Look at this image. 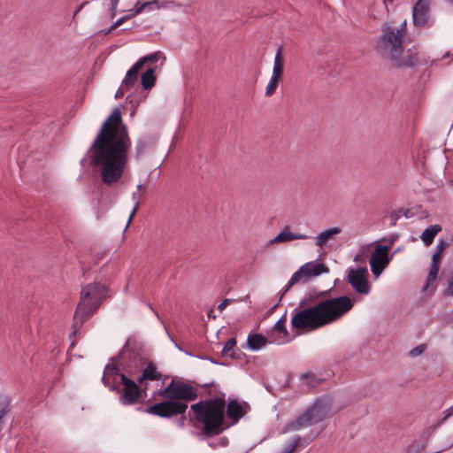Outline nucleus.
Here are the masks:
<instances>
[{
	"mask_svg": "<svg viewBox=\"0 0 453 453\" xmlns=\"http://www.w3.org/2000/svg\"><path fill=\"white\" fill-rule=\"evenodd\" d=\"M119 0H111V17H114L116 14V9L119 4Z\"/></svg>",
	"mask_w": 453,
	"mask_h": 453,
	"instance_id": "37998d69",
	"label": "nucleus"
},
{
	"mask_svg": "<svg viewBox=\"0 0 453 453\" xmlns=\"http://www.w3.org/2000/svg\"><path fill=\"white\" fill-rule=\"evenodd\" d=\"M313 439H314V437H311V438H305L304 440H305L306 443L308 444V443H310Z\"/></svg>",
	"mask_w": 453,
	"mask_h": 453,
	"instance_id": "6e6d98bb",
	"label": "nucleus"
},
{
	"mask_svg": "<svg viewBox=\"0 0 453 453\" xmlns=\"http://www.w3.org/2000/svg\"><path fill=\"white\" fill-rule=\"evenodd\" d=\"M231 300L230 299H224L218 306V309L222 311L229 303Z\"/></svg>",
	"mask_w": 453,
	"mask_h": 453,
	"instance_id": "a18cd8bd",
	"label": "nucleus"
},
{
	"mask_svg": "<svg viewBox=\"0 0 453 453\" xmlns=\"http://www.w3.org/2000/svg\"><path fill=\"white\" fill-rule=\"evenodd\" d=\"M107 297V288L100 282L88 283L81 288L80 301L73 315V334L88 319Z\"/></svg>",
	"mask_w": 453,
	"mask_h": 453,
	"instance_id": "423d86ee",
	"label": "nucleus"
},
{
	"mask_svg": "<svg viewBox=\"0 0 453 453\" xmlns=\"http://www.w3.org/2000/svg\"><path fill=\"white\" fill-rule=\"evenodd\" d=\"M301 442V437L296 436L292 439L289 444H288L284 449V453H294Z\"/></svg>",
	"mask_w": 453,
	"mask_h": 453,
	"instance_id": "7c9ffc66",
	"label": "nucleus"
},
{
	"mask_svg": "<svg viewBox=\"0 0 453 453\" xmlns=\"http://www.w3.org/2000/svg\"><path fill=\"white\" fill-rule=\"evenodd\" d=\"M280 81V78L272 76L271 80L266 87L265 89V96H271L275 93L276 88L278 86V82Z\"/></svg>",
	"mask_w": 453,
	"mask_h": 453,
	"instance_id": "c756f323",
	"label": "nucleus"
},
{
	"mask_svg": "<svg viewBox=\"0 0 453 453\" xmlns=\"http://www.w3.org/2000/svg\"><path fill=\"white\" fill-rule=\"evenodd\" d=\"M180 415H181L180 418L178 419V425L180 427H183V426H185V424L187 421V417L184 414H180Z\"/></svg>",
	"mask_w": 453,
	"mask_h": 453,
	"instance_id": "09e8293b",
	"label": "nucleus"
},
{
	"mask_svg": "<svg viewBox=\"0 0 453 453\" xmlns=\"http://www.w3.org/2000/svg\"><path fill=\"white\" fill-rule=\"evenodd\" d=\"M441 262H440V261L432 259L430 267H429V272H428V274L426 277V283L424 288V290H427L430 287H432V288H435L434 283L437 278V275H438V273L440 270V266H441Z\"/></svg>",
	"mask_w": 453,
	"mask_h": 453,
	"instance_id": "aec40b11",
	"label": "nucleus"
},
{
	"mask_svg": "<svg viewBox=\"0 0 453 453\" xmlns=\"http://www.w3.org/2000/svg\"><path fill=\"white\" fill-rule=\"evenodd\" d=\"M155 68H149L141 75V83L145 90L151 89L155 86L156 82V74Z\"/></svg>",
	"mask_w": 453,
	"mask_h": 453,
	"instance_id": "412c9836",
	"label": "nucleus"
},
{
	"mask_svg": "<svg viewBox=\"0 0 453 453\" xmlns=\"http://www.w3.org/2000/svg\"><path fill=\"white\" fill-rule=\"evenodd\" d=\"M446 56H447V57H449V52H447V53L445 54V56H443V58H445Z\"/></svg>",
	"mask_w": 453,
	"mask_h": 453,
	"instance_id": "bf43d9fd",
	"label": "nucleus"
},
{
	"mask_svg": "<svg viewBox=\"0 0 453 453\" xmlns=\"http://www.w3.org/2000/svg\"><path fill=\"white\" fill-rule=\"evenodd\" d=\"M116 27H113V24L107 29L105 30H102L101 32H103L104 35H108L110 34L111 31H113Z\"/></svg>",
	"mask_w": 453,
	"mask_h": 453,
	"instance_id": "864d4df0",
	"label": "nucleus"
},
{
	"mask_svg": "<svg viewBox=\"0 0 453 453\" xmlns=\"http://www.w3.org/2000/svg\"><path fill=\"white\" fill-rule=\"evenodd\" d=\"M195 419L203 425L202 433L207 437L220 434L225 429V394L199 401L190 406Z\"/></svg>",
	"mask_w": 453,
	"mask_h": 453,
	"instance_id": "20e7f679",
	"label": "nucleus"
},
{
	"mask_svg": "<svg viewBox=\"0 0 453 453\" xmlns=\"http://www.w3.org/2000/svg\"><path fill=\"white\" fill-rule=\"evenodd\" d=\"M423 449V445L412 443L407 448L406 453H420Z\"/></svg>",
	"mask_w": 453,
	"mask_h": 453,
	"instance_id": "e433bc0d",
	"label": "nucleus"
},
{
	"mask_svg": "<svg viewBox=\"0 0 453 453\" xmlns=\"http://www.w3.org/2000/svg\"><path fill=\"white\" fill-rule=\"evenodd\" d=\"M142 372L149 380H158L162 378V373L157 371V365L153 362H149Z\"/></svg>",
	"mask_w": 453,
	"mask_h": 453,
	"instance_id": "393cba45",
	"label": "nucleus"
},
{
	"mask_svg": "<svg viewBox=\"0 0 453 453\" xmlns=\"http://www.w3.org/2000/svg\"><path fill=\"white\" fill-rule=\"evenodd\" d=\"M142 188V186L141 185H138L137 186V189L140 190Z\"/></svg>",
	"mask_w": 453,
	"mask_h": 453,
	"instance_id": "052dcab7",
	"label": "nucleus"
},
{
	"mask_svg": "<svg viewBox=\"0 0 453 453\" xmlns=\"http://www.w3.org/2000/svg\"><path fill=\"white\" fill-rule=\"evenodd\" d=\"M132 196H133V199L135 200L136 202H135V205H134L133 211H131V214L129 216L128 222L126 226V228L128 226L129 223L133 219V218H134V214L136 213L138 207H139V196H138L137 193H135V192L133 193Z\"/></svg>",
	"mask_w": 453,
	"mask_h": 453,
	"instance_id": "f704fd0d",
	"label": "nucleus"
},
{
	"mask_svg": "<svg viewBox=\"0 0 453 453\" xmlns=\"http://www.w3.org/2000/svg\"><path fill=\"white\" fill-rule=\"evenodd\" d=\"M149 380L147 376H144V372H142L140 376L137 377V380L135 381L139 386L142 384L143 381Z\"/></svg>",
	"mask_w": 453,
	"mask_h": 453,
	"instance_id": "49530a36",
	"label": "nucleus"
},
{
	"mask_svg": "<svg viewBox=\"0 0 453 453\" xmlns=\"http://www.w3.org/2000/svg\"><path fill=\"white\" fill-rule=\"evenodd\" d=\"M199 358L201 359H206V360H209L210 362L213 363V364H216V365H224L223 363H219L218 361H216L215 359H213L212 357H205V356H203V357H199Z\"/></svg>",
	"mask_w": 453,
	"mask_h": 453,
	"instance_id": "3c124183",
	"label": "nucleus"
},
{
	"mask_svg": "<svg viewBox=\"0 0 453 453\" xmlns=\"http://www.w3.org/2000/svg\"><path fill=\"white\" fill-rule=\"evenodd\" d=\"M393 4V0H382L380 3L374 2L370 9V17L374 19H380L384 16H388L389 9L388 4Z\"/></svg>",
	"mask_w": 453,
	"mask_h": 453,
	"instance_id": "2eb2a0df",
	"label": "nucleus"
},
{
	"mask_svg": "<svg viewBox=\"0 0 453 453\" xmlns=\"http://www.w3.org/2000/svg\"><path fill=\"white\" fill-rule=\"evenodd\" d=\"M111 361L118 365L121 373L135 375L138 367L144 364L140 343L133 338H128L119 354L113 357Z\"/></svg>",
	"mask_w": 453,
	"mask_h": 453,
	"instance_id": "6e6552de",
	"label": "nucleus"
},
{
	"mask_svg": "<svg viewBox=\"0 0 453 453\" xmlns=\"http://www.w3.org/2000/svg\"><path fill=\"white\" fill-rule=\"evenodd\" d=\"M406 32V20L399 27H394L390 22L384 21L380 27V34L375 41L377 54L389 61L397 60L403 52Z\"/></svg>",
	"mask_w": 453,
	"mask_h": 453,
	"instance_id": "0eeeda50",
	"label": "nucleus"
},
{
	"mask_svg": "<svg viewBox=\"0 0 453 453\" xmlns=\"http://www.w3.org/2000/svg\"><path fill=\"white\" fill-rule=\"evenodd\" d=\"M449 2H451L453 4V0H449Z\"/></svg>",
	"mask_w": 453,
	"mask_h": 453,
	"instance_id": "0e129e2a",
	"label": "nucleus"
},
{
	"mask_svg": "<svg viewBox=\"0 0 453 453\" xmlns=\"http://www.w3.org/2000/svg\"><path fill=\"white\" fill-rule=\"evenodd\" d=\"M247 356L245 353H243L241 350L238 351H233V353H230V358L233 360H244L246 359Z\"/></svg>",
	"mask_w": 453,
	"mask_h": 453,
	"instance_id": "58836bf2",
	"label": "nucleus"
},
{
	"mask_svg": "<svg viewBox=\"0 0 453 453\" xmlns=\"http://www.w3.org/2000/svg\"><path fill=\"white\" fill-rule=\"evenodd\" d=\"M157 394L165 400L149 406L146 412L164 418L185 414L188 403L195 401L198 397L196 388L175 380H172L165 388L159 389Z\"/></svg>",
	"mask_w": 453,
	"mask_h": 453,
	"instance_id": "7ed1b4c3",
	"label": "nucleus"
},
{
	"mask_svg": "<svg viewBox=\"0 0 453 453\" xmlns=\"http://www.w3.org/2000/svg\"><path fill=\"white\" fill-rule=\"evenodd\" d=\"M235 346H236V340L234 337H231L225 343L224 348L221 351V356L222 357H230V353H233V351H235L234 350Z\"/></svg>",
	"mask_w": 453,
	"mask_h": 453,
	"instance_id": "cd10ccee",
	"label": "nucleus"
},
{
	"mask_svg": "<svg viewBox=\"0 0 453 453\" xmlns=\"http://www.w3.org/2000/svg\"><path fill=\"white\" fill-rule=\"evenodd\" d=\"M388 218L390 219V226H396L397 224V221L399 220L400 217L399 215H397V213H395V211H391L389 214H388Z\"/></svg>",
	"mask_w": 453,
	"mask_h": 453,
	"instance_id": "a19ab883",
	"label": "nucleus"
},
{
	"mask_svg": "<svg viewBox=\"0 0 453 453\" xmlns=\"http://www.w3.org/2000/svg\"><path fill=\"white\" fill-rule=\"evenodd\" d=\"M202 388H211L215 386V381H211L210 383H205L203 385H199Z\"/></svg>",
	"mask_w": 453,
	"mask_h": 453,
	"instance_id": "5fc2aeb1",
	"label": "nucleus"
},
{
	"mask_svg": "<svg viewBox=\"0 0 453 453\" xmlns=\"http://www.w3.org/2000/svg\"><path fill=\"white\" fill-rule=\"evenodd\" d=\"M142 67L137 62L127 72L126 77L122 81V87L126 89L133 87L138 81L139 73Z\"/></svg>",
	"mask_w": 453,
	"mask_h": 453,
	"instance_id": "f3484780",
	"label": "nucleus"
},
{
	"mask_svg": "<svg viewBox=\"0 0 453 453\" xmlns=\"http://www.w3.org/2000/svg\"><path fill=\"white\" fill-rule=\"evenodd\" d=\"M249 405L246 402L239 403L238 400H231L226 405L225 414L234 425L247 413Z\"/></svg>",
	"mask_w": 453,
	"mask_h": 453,
	"instance_id": "4468645a",
	"label": "nucleus"
},
{
	"mask_svg": "<svg viewBox=\"0 0 453 453\" xmlns=\"http://www.w3.org/2000/svg\"><path fill=\"white\" fill-rule=\"evenodd\" d=\"M173 1H159V9L161 8H170L174 6Z\"/></svg>",
	"mask_w": 453,
	"mask_h": 453,
	"instance_id": "79ce46f5",
	"label": "nucleus"
},
{
	"mask_svg": "<svg viewBox=\"0 0 453 453\" xmlns=\"http://www.w3.org/2000/svg\"><path fill=\"white\" fill-rule=\"evenodd\" d=\"M388 250L389 246L377 245L375 251L370 257V267L375 278H378L382 273L392 258L388 254Z\"/></svg>",
	"mask_w": 453,
	"mask_h": 453,
	"instance_id": "9b49d317",
	"label": "nucleus"
},
{
	"mask_svg": "<svg viewBox=\"0 0 453 453\" xmlns=\"http://www.w3.org/2000/svg\"><path fill=\"white\" fill-rule=\"evenodd\" d=\"M131 377L127 373H121L115 363H110L104 368L102 382L111 391L120 394L119 401L122 404L132 405L142 399L145 389H142Z\"/></svg>",
	"mask_w": 453,
	"mask_h": 453,
	"instance_id": "39448f33",
	"label": "nucleus"
},
{
	"mask_svg": "<svg viewBox=\"0 0 453 453\" xmlns=\"http://www.w3.org/2000/svg\"><path fill=\"white\" fill-rule=\"evenodd\" d=\"M426 344H419V345L416 346L415 348H413L410 351V356L412 357H416L421 355L426 350Z\"/></svg>",
	"mask_w": 453,
	"mask_h": 453,
	"instance_id": "72a5a7b5",
	"label": "nucleus"
},
{
	"mask_svg": "<svg viewBox=\"0 0 453 453\" xmlns=\"http://www.w3.org/2000/svg\"><path fill=\"white\" fill-rule=\"evenodd\" d=\"M129 17H122L119 19L117 21L113 23V27H119L120 25L124 23L125 20H127Z\"/></svg>",
	"mask_w": 453,
	"mask_h": 453,
	"instance_id": "de8ad7c7",
	"label": "nucleus"
},
{
	"mask_svg": "<svg viewBox=\"0 0 453 453\" xmlns=\"http://www.w3.org/2000/svg\"><path fill=\"white\" fill-rule=\"evenodd\" d=\"M441 231V226L439 224L431 225L426 227L420 235V239L422 240L425 246H430L433 243L434 237Z\"/></svg>",
	"mask_w": 453,
	"mask_h": 453,
	"instance_id": "6ab92c4d",
	"label": "nucleus"
},
{
	"mask_svg": "<svg viewBox=\"0 0 453 453\" xmlns=\"http://www.w3.org/2000/svg\"><path fill=\"white\" fill-rule=\"evenodd\" d=\"M332 289L315 292L299 303V307L312 304L296 311L291 319L293 328L300 331L311 332L325 326L349 311L354 303L350 297L342 296L327 298Z\"/></svg>",
	"mask_w": 453,
	"mask_h": 453,
	"instance_id": "f03ea898",
	"label": "nucleus"
},
{
	"mask_svg": "<svg viewBox=\"0 0 453 453\" xmlns=\"http://www.w3.org/2000/svg\"><path fill=\"white\" fill-rule=\"evenodd\" d=\"M268 343L270 342L261 334H250L247 339V346L252 350H259Z\"/></svg>",
	"mask_w": 453,
	"mask_h": 453,
	"instance_id": "a211bd4d",
	"label": "nucleus"
},
{
	"mask_svg": "<svg viewBox=\"0 0 453 453\" xmlns=\"http://www.w3.org/2000/svg\"><path fill=\"white\" fill-rule=\"evenodd\" d=\"M418 60L417 56L413 55L410 50H407L406 56H404V57L399 56L397 60H391V62L398 67H403V66L412 67L418 63Z\"/></svg>",
	"mask_w": 453,
	"mask_h": 453,
	"instance_id": "4be33fe9",
	"label": "nucleus"
},
{
	"mask_svg": "<svg viewBox=\"0 0 453 453\" xmlns=\"http://www.w3.org/2000/svg\"><path fill=\"white\" fill-rule=\"evenodd\" d=\"M395 213H397V215H399V217L401 218L403 215L405 217V218H409V213H410V211L409 210H404L403 208L397 210V211H394Z\"/></svg>",
	"mask_w": 453,
	"mask_h": 453,
	"instance_id": "c03bdc74",
	"label": "nucleus"
},
{
	"mask_svg": "<svg viewBox=\"0 0 453 453\" xmlns=\"http://www.w3.org/2000/svg\"><path fill=\"white\" fill-rule=\"evenodd\" d=\"M127 100H130V103H133V101L130 99V96H127Z\"/></svg>",
	"mask_w": 453,
	"mask_h": 453,
	"instance_id": "13d9d810",
	"label": "nucleus"
},
{
	"mask_svg": "<svg viewBox=\"0 0 453 453\" xmlns=\"http://www.w3.org/2000/svg\"><path fill=\"white\" fill-rule=\"evenodd\" d=\"M302 379H310V381L308 382V385L310 386H315L318 383V379L313 373H303L301 375Z\"/></svg>",
	"mask_w": 453,
	"mask_h": 453,
	"instance_id": "4c0bfd02",
	"label": "nucleus"
},
{
	"mask_svg": "<svg viewBox=\"0 0 453 453\" xmlns=\"http://www.w3.org/2000/svg\"><path fill=\"white\" fill-rule=\"evenodd\" d=\"M282 47L280 46L276 51L274 58V64L273 69V75L280 79L283 73V60H282Z\"/></svg>",
	"mask_w": 453,
	"mask_h": 453,
	"instance_id": "b1692460",
	"label": "nucleus"
},
{
	"mask_svg": "<svg viewBox=\"0 0 453 453\" xmlns=\"http://www.w3.org/2000/svg\"><path fill=\"white\" fill-rule=\"evenodd\" d=\"M445 415L438 419V421L436 422L435 425L433 426V428L434 429H436L437 427H439L447 418H449L451 415H453V405L447 409L445 411H444Z\"/></svg>",
	"mask_w": 453,
	"mask_h": 453,
	"instance_id": "473e14b6",
	"label": "nucleus"
},
{
	"mask_svg": "<svg viewBox=\"0 0 453 453\" xmlns=\"http://www.w3.org/2000/svg\"><path fill=\"white\" fill-rule=\"evenodd\" d=\"M284 290H285V288L282 290V292H284ZM283 296H284L283 293H281V296H280V298H279V301H281V298Z\"/></svg>",
	"mask_w": 453,
	"mask_h": 453,
	"instance_id": "4d7b16f0",
	"label": "nucleus"
},
{
	"mask_svg": "<svg viewBox=\"0 0 453 453\" xmlns=\"http://www.w3.org/2000/svg\"><path fill=\"white\" fill-rule=\"evenodd\" d=\"M144 4H147V10L148 11H153V10H158L159 9V0H149L144 2Z\"/></svg>",
	"mask_w": 453,
	"mask_h": 453,
	"instance_id": "ea45409f",
	"label": "nucleus"
},
{
	"mask_svg": "<svg viewBox=\"0 0 453 453\" xmlns=\"http://www.w3.org/2000/svg\"><path fill=\"white\" fill-rule=\"evenodd\" d=\"M430 8L428 0H418L412 10V19L415 27H424L429 19Z\"/></svg>",
	"mask_w": 453,
	"mask_h": 453,
	"instance_id": "ddd939ff",
	"label": "nucleus"
},
{
	"mask_svg": "<svg viewBox=\"0 0 453 453\" xmlns=\"http://www.w3.org/2000/svg\"><path fill=\"white\" fill-rule=\"evenodd\" d=\"M278 306V303L274 304V306L273 307V309L276 308Z\"/></svg>",
	"mask_w": 453,
	"mask_h": 453,
	"instance_id": "e2e57ef3",
	"label": "nucleus"
},
{
	"mask_svg": "<svg viewBox=\"0 0 453 453\" xmlns=\"http://www.w3.org/2000/svg\"><path fill=\"white\" fill-rule=\"evenodd\" d=\"M307 238L308 236L305 234L290 233L289 226H286L283 230L271 241V242L279 243L294 240H305Z\"/></svg>",
	"mask_w": 453,
	"mask_h": 453,
	"instance_id": "dca6fc26",
	"label": "nucleus"
},
{
	"mask_svg": "<svg viewBox=\"0 0 453 453\" xmlns=\"http://www.w3.org/2000/svg\"><path fill=\"white\" fill-rule=\"evenodd\" d=\"M285 316H282L274 325L273 328L275 331L284 334L285 335L288 334V332L284 326Z\"/></svg>",
	"mask_w": 453,
	"mask_h": 453,
	"instance_id": "2f4dec72",
	"label": "nucleus"
},
{
	"mask_svg": "<svg viewBox=\"0 0 453 453\" xmlns=\"http://www.w3.org/2000/svg\"><path fill=\"white\" fill-rule=\"evenodd\" d=\"M88 2L86 1V2H83L79 7L78 9L74 12L73 13V18L83 9V7L88 4Z\"/></svg>",
	"mask_w": 453,
	"mask_h": 453,
	"instance_id": "603ef678",
	"label": "nucleus"
},
{
	"mask_svg": "<svg viewBox=\"0 0 453 453\" xmlns=\"http://www.w3.org/2000/svg\"><path fill=\"white\" fill-rule=\"evenodd\" d=\"M342 232L341 228L340 227H332V228H329V229H326L321 233H319L316 237H315V240H316V245L317 246H319V247H322L323 245H325L328 241L329 239L334 235V234H338Z\"/></svg>",
	"mask_w": 453,
	"mask_h": 453,
	"instance_id": "5701e85b",
	"label": "nucleus"
},
{
	"mask_svg": "<svg viewBox=\"0 0 453 453\" xmlns=\"http://www.w3.org/2000/svg\"><path fill=\"white\" fill-rule=\"evenodd\" d=\"M131 144L121 111L116 108L103 123L88 150L91 164L101 167L100 175L105 185L115 184L123 176Z\"/></svg>",
	"mask_w": 453,
	"mask_h": 453,
	"instance_id": "f257e3e1",
	"label": "nucleus"
},
{
	"mask_svg": "<svg viewBox=\"0 0 453 453\" xmlns=\"http://www.w3.org/2000/svg\"><path fill=\"white\" fill-rule=\"evenodd\" d=\"M159 58L160 52L157 51L141 58L137 61V63L140 64L141 67L142 68L145 64L149 62H157L159 59Z\"/></svg>",
	"mask_w": 453,
	"mask_h": 453,
	"instance_id": "c85d7f7f",
	"label": "nucleus"
},
{
	"mask_svg": "<svg viewBox=\"0 0 453 453\" xmlns=\"http://www.w3.org/2000/svg\"><path fill=\"white\" fill-rule=\"evenodd\" d=\"M451 128H453V125L451 126Z\"/></svg>",
	"mask_w": 453,
	"mask_h": 453,
	"instance_id": "69168bd1",
	"label": "nucleus"
},
{
	"mask_svg": "<svg viewBox=\"0 0 453 453\" xmlns=\"http://www.w3.org/2000/svg\"><path fill=\"white\" fill-rule=\"evenodd\" d=\"M147 4H141L140 1H138L135 4H134V7L133 9V16H135V15H138L140 13H142V12H144L145 10H147Z\"/></svg>",
	"mask_w": 453,
	"mask_h": 453,
	"instance_id": "c9c22d12",
	"label": "nucleus"
},
{
	"mask_svg": "<svg viewBox=\"0 0 453 453\" xmlns=\"http://www.w3.org/2000/svg\"><path fill=\"white\" fill-rule=\"evenodd\" d=\"M329 268L323 263H316L315 261L308 262L302 265L290 278L289 281L285 287L283 295H285L292 286L299 282L302 278L316 277L322 273H327Z\"/></svg>",
	"mask_w": 453,
	"mask_h": 453,
	"instance_id": "9d476101",
	"label": "nucleus"
},
{
	"mask_svg": "<svg viewBox=\"0 0 453 453\" xmlns=\"http://www.w3.org/2000/svg\"><path fill=\"white\" fill-rule=\"evenodd\" d=\"M449 243L448 242V241L444 239H440L435 247V251L432 256V259L441 262L442 253L445 250L449 248Z\"/></svg>",
	"mask_w": 453,
	"mask_h": 453,
	"instance_id": "a878e982",
	"label": "nucleus"
},
{
	"mask_svg": "<svg viewBox=\"0 0 453 453\" xmlns=\"http://www.w3.org/2000/svg\"><path fill=\"white\" fill-rule=\"evenodd\" d=\"M367 274L366 267H359L357 269L350 268L347 276V281L351 285L354 290L362 295H367L371 287L365 279Z\"/></svg>",
	"mask_w": 453,
	"mask_h": 453,
	"instance_id": "f8f14e48",
	"label": "nucleus"
},
{
	"mask_svg": "<svg viewBox=\"0 0 453 453\" xmlns=\"http://www.w3.org/2000/svg\"><path fill=\"white\" fill-rule=\"evenodd\" d=\"M326 417V407L322 401L317 400L311 406L307 408L296 419L292 420L284 427V433L297 431L303 427H309L321 422Z\"/></svg>",
	"mask_w": 453,
	"mask_h": 453,
	"instance_id": "1a4fd4ad",
	"label": "nucleus"
},
{
	"mask_svg": "<svg viewBox=\"0 0 453 453\" xmlns=\"http://www.w3.org/2000/svg\"><path fill=\"white\" fill-rule=\"evenodd\" d=\"M124 88H126L121 86V87L117 90V92H116V94H115V98L119 99V98H121V97H123V96H124Z\"/></svg>",
	"mask_w": 453,
	"mask_h": 453,
	"instance_id": "8fccbe9b",
	"label": "nucleus"
},
{
	"mask_svg": "<svg viewBox=\"0 0 453 453\" xmlns=\"http://www.w3.org/2000/svg\"><path fill=\"white\" fill-rule=\"evenodd\" d=\"M148 147V142L145 138L141 137L136 140L134 145V157L139 159L146 151Z\"/></svg>",
	"mask_w": 453,
	"mask_h": 453,
	"instance_id": "bb28decb",
	"label": "nucleus"
},
{
	"mask_svg": "<svg viewBox=\"0 0 453 453\" xmlns=\"http://www.w3.org/2000/svg\"><path fill=\"white\" fill-rule=\"evenodd\" d=\"M336 284H338V280H334V286H335Z\"/></svg>",
	"mask_w": 453,
	"mask_h": 453,
	"instance_id": "680f3d73",
	"label": "nucleus"
}]
</instances>
